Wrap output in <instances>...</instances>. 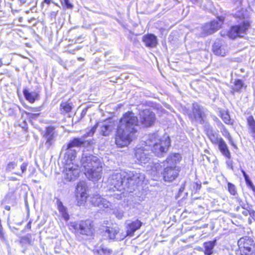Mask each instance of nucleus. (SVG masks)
<instances>
[{"mask_svg":"<svg viewBox=\"0 0 255 255\" xmlns=\"http://www.w3.org/2000/svg\"><path fill=\"white\" fill-rule=\"evenodd\" d=\"M81 163L84 168V173L89 180H98L102 175V163L96 156L87 153H84Z\"/></svg>","mask_w":255,"mask_h":255,"instance_id":"obj_1","label":"nucleus"},{"mask_svg":"<svg viewBox=\"0 0 255 255\" xmlns=\"http://www.w3.org/2000/svg\"><path fill=\"white\" fill-rule=\"evenodd\" d=\"M144 142L146 146H152V150L157 156H163L170 145L168 136L165 135L161 138H159L158 134L156 133L149 134L147 139Z\"/></svg>","mask_w":255,"mask_h":255,"instance_id":"obj_2","label":"nucleus"},{"mask_svg":"<svg viewBox=\"0 0 255 255\" xmlns=\"http://www.w3.org/2000/svg\"><path fill=\"white\" fill-rule=\"evenodd\" d=\"M181 156L178 153L170 155L166 160L163 163L164 169L163 177L164 181L172 182L179 175V168L176 164L179 161Z\"/></svg>","mask_w":255,"mask_h":255,"instance_id":"obj_3","label":"nucleus"},{"mask_svg":"<svg viewBox=\"0 0 255 255\" xmlns=\"http://www.w3.org/2000/svg\"><path fill=\"white\" fill-rule=\"evenodd\" d=\"M118 127L134 135L139 128L138 119L132 112L126 113L121 119Z\"/></svg>","mask_w":255,"mask_h":255,"instance_id":"obj_4","label":"nucleus"},{"mask_svg":"<svg viewBox=\"0 0 255 255\" xmlns=\"http://www.w3.org/2000/svg\"><path fill=\"white\" fill-rule=\"evenodd\" d=\"M126 171L114 172L110 175L108 179V184L114 190V188L118 191H122L127 189V183H126Z\"/></svg>","mask_w":255,"mask_h":255,"instance_id":"obj_5","label":"nucleus"},{"mask_svg":"<svg viewBox=\"0 0 255 255\" xmlns=\"http://www.w3.org/2000/svg\"><path fill=\"white\" fill-rule=\"evenodd\" d=\"M125 175L126 183H127V189H129L132 186L138 184L143 182L145 176L144 174L138 170L126 171Z\"/></svg>","mask_w":255,"mask_h":255,"instance_id":"obj_6","label":"nucleus"},{"mask_svg":"<svg viewBox=\"0 0 255 255\" xmlns=\"http://www.w3.org/2000/svg\"><path fill=\"white\" fill-rule=\"evenodd\" d=\"M241 255H253L255 252V244L249 238H241L238 242Z\"/></svg>","mask_w":255,"mask_h":255,"instance_id":"obj_7","label":"nucleus"},{"mask_svg":"<svg viewBox=\"0 0 255 255\" xmlns=\"http://www.w3.org/2000/svg\"><path fill=\"white\" fill-rule=\"evenodd\" d=\"M134 136L118 127L115 137V143L119 147L127 146L132 141Z\"/></svg>","mask_w":255,"mask_h":255,"instance_id":"obj_8","label":"nucleus"},{"mask_svg":"<svg viewBox=\"0 0 255 255\" xmlns=\"http://www.w3.org/2000/svg\"><path fill=\"white\" fill-rule=\"evenodd\" d=\"M224 17L220 16L211 21L209 23H206L202 27V36H206L211 34L218 30L221 26L224 21Z\"/></svg>","mask_w":255,"mask_h":255,"instance_id":"obj_9","label":"nucleus"},{"mask_svg":"<svg viewBox=\"0 0 255 255\" xmlns=\"http://www.w3.org/2000/svg\"><path fill=\"white\" fill-rule=\"evenodd\" d=\"M95 132V127H93L89 132L84 134L79 138H74L71 140L67 144V148H73L74 147L87 146L90 144V141L86 139L88 136H92Z\"/></svg>","mask_w":255,"mask_h":255,"instance_id":"obj_10","label":"nucleus"},{"mask_svg":"<svg viewBox=\"0 0 255 255\" xmlns=\"http://www.w3.org/2000/svg\"><path fill=\"white\" fill-rule=\"evenodd\" d=\"M80 173L78 165L73 162L67 163L64 171V178L67 181L75 180Z\"/></svg>","mask_w":255,"mask_h":255,"instance_id":"obj_11","label":"nucleus"},{"mask_svg":"<svg viewBox=\"0 0 255 255\" xmlns=\"http://www.w3.org/2000/svg\"><path fill=\"white\" fill-rule=\"evenodd\" d=\"M87 187L84 182H80L77 185L76 197L77 204L78 206L84 205L86 202L88 197L86 192Z\"/></svg>","mask_w":255,"mask_h":255,"instance_id":"obj_12","label":"nucleus"},{"mask_svg":"<svg viewBox=\"0 0 255 255\" xmlns=\"http://www.w3.org/2000/svg\"><path fill=\"white\" fill-rule=\"evenodd\" d=\"M250 25V23L248 21H244L242 25L232 26L228 32V36L232 39H234L237 36L243 37Z\"/></svg>","mask_w":255,"mask_h":255,"instance_id":"obj_13","label":"nucleus"},{"mask_svg":"<svg viewBox=\"0 0 255 255\" xmlns=\"http://www.w3.org/2000/svg\"><path fill=\"white\" fill-rule=\"evenodd\" d=\"M155 115L148 110H144L139 113V120L145 127L151 126L155 121Z\"/></svg>","mask_w":255,"mask_h":255,"instance_id":"obj_14","label":"nucleus"},{"mask_svg":"<svg viewBox=\"0 0 255 255\" xmlns=\"http://www.w3.org/2000/svg\"><path fill=\"white\" fill-rule=\"evenodd\" d=\"M115 125L113 122L110 121H105L102 123H98L96 126L95 129L99 128V132L104 136H108L114 129Z\"/></svg>","mask_w":255,"mask_h":255,"instance_id":"obj_15","label":"nucleus"},{"mask_svg":"<svg viewBox=\"0 0 255 255\" xmlns=\"http://www.w3.org/2000/svg\"><path fill=\"white\" fill-rule=\"evenodd\" d=\"M135 157L139 163L141 164L148 163L150 159L149 151L143 147H138L136 149Z\"/></svg>","mask_w":255,"mask_h":255,"instance_id":"obj_16","label":"nucleus"},{"mask_svg":"<svg viewBox=\"0 0 255 255\" xmlns=\"http://www.w3.org/2000/svg\"><path fill=\"white\" fill-rule=\"evenodd\" d=\"M77 229L83 235H90L93 233V225L91 220L81 221L77 225Z\"/></svg>","mask_w":255,"mask_h":255,"instance_id":"obj_17","label":"nucleus"},{"mask_svg":"<svg viewBox=\"0 0 255 255\" xmlns=\"http://www.w3.org/2000/svg\"><path fill=\"white\" fill-rule=\"evenodd\" d=\"M91 202L95 206L100 208H108L111 206V202L102 197L99 194L94 195L91 197Z\"/></svg>","mask_w":255,"mask_h":255,"instance_id":"obj_18","label":"nucleus"},{"mask_svg":"<svg viewBox=\"0 0 255 255\" xmlns=\"http://www.w3.org/2000/svg\"><path fill=\"white\" fill-rule=\"evenodd\" d=\"M203 115V108L197 103H193L192 105V115H191L190 118L199 122L200 124H202Z\"/></svg>","mask_w":255,"mask_h":255,"instance_id":"obj_19","label":"nucleus"},{"mask_svg":"<svg viewBox=\"0 0 255 255\" xmlns=\"http://www.w3.org/2000/svg\"><path fill=\"white\" fill-rule=\"evenodd\" d=\"M213 50L215 54L225 56L228 53V49L226 44L216 42L213 46Z\"/></svg>","mask_w":255,"mask_h":255,"instance_id":"obj_20","label":"nucleus"},{"mask_svg":"<svg viewBox=\"0 0 255 255\" xmlns=\"http://www.w3.org/2000/svg\"><path fill=\"white\" fill-rule=\"evenodd\" d=\"M142 41L147 47H155L158 43L156 36L153 34L145 35L142 37Z\"/></svg>","mask_w":255,"mask_h":255,"instance_id":"obj_21","label":"nucleus"},{"mask_svg":"<svg viewBox=\"0 0 255 255\" xmlns=\"http://www.w3.org/2000/svg\"><path fill=\"white\" fill-rule=\"evenodd\" d=\"M141 225L142 223L138 220L128 223L126 227L127 236H133L134 233L140 228Z\"/></svg>","mask_w":255,"mask_h":255,"instance_id":"obj_22","label":"nucleus"},{"mask_svg":"<svg viewBox=\"0 0 255 255\" xmlns=\"http://www.w3.org/2000/svg\"><path fill=\"white\" fill-rule=\"evenodd\" d=\"M217 144H218L219 149L222 154L228 159H231V153L228 149L227 144L224 139L223 138L220 139L219 142Z\"/></svg>","mask_w":255,"mask_h":255,"instance_id":"obj_23","label":"nucleus"},{"mask_svg":"<svg viewBox=\"0 0 255 255\" xmlns=\"http://www.w3.org/2000/svg\"><path fill=\"white\" fill-rule=\"evenodd\" d=\"M119 232V230L117 227H107L104 232V236L107 237L110 239H114Z\"/></svg>","mask_w":255,"mask_h":255,"instance_id":"obj_24","label":"nucleus"},{"mask_svg":"<svg viewBox=\"0 0 255 255\" xmlns=\"http://www.w3.org/2000/svg\"><path fill=\"white\" fill-rule=\"evenodd\" d=\"M57 204L59 213L65 221H68L69 219V215L67 213V208L63 206L62 203L59 200H57Z\"/></svg>","mask_w":255,"mask_h":255,"instance_id":"obj_25","label":"nucleus"},{"mask_svg":"<svg viewBox=\"0 0 255 255\" xmlns=\"http://www.w3.org/2000/svg\"><path fill=\"white\" fill-rule=\"evenodd\" d=\"M216 243V240L209 241L204 244L205 254L206 255H211L213 253V249Z\"/></svg>","mask_w":255,"mask_h":255,"instance_id":"obj_26","label":"nucleus"},{"mask_svg":"<svg viewBox=\"0 0 255 255\" xmlns=\"http://www.w3.org/2000/svg\"><path fill=\"white\" fill-rule=\"evenodd\" d=\"M23 94L26 99L31 103L35 102L37 97V94L36 92H29L27 89L23 90Z\"/></svg>","mask_w":255,"mask_h":255,"instance_id":"obj_27","label":"nucleus"},{"mask_svg":"<svg viewBox=\"0 0 255 255\" xmlns=\"http://www.w3.org/2000/svg\"><path fill=\"white\" fill-rule=\"evenodd\" d=\"M207 135L210 141L213 144H217L219 142L220 139H222V138L218 137L216 132H213L212 130H209L207 131Z\"/></svg>","mask_w":255,"mask_h":255,"instance_id":"obj_28","label":"nucleus"},{"mask_svg":"<svg viewBox=\"0 0 255 255\" xmlns=\"http://www.w3.org/2000/svg\"><path fill=\"white\" fill-rule=\"evenodd\" d=\"M248 123L253 136L255 137V121L253 117L250 116L248 118Z\"/></svg>","mask_w":255,"mask_h":255,"instance_id":"obj_29","label":"nucleus"},{"mask_svg":"<svg viewBox=\"0 0 255 255\" xmlns=\"http://www.w3.org/2000/svg\"><path fill=\"white\" fill-rule=\"evenodd\" d=\"M72 148H67V147H66V154L70 161L69 163L72 162L73 160L75 158L76 155V151L72 149Z\"/></svg>","mask_w":255,"mask_h":255,"instance_id":"obj_30","label":"nucleus"},{"mask_svg":"<svg viewBox=\"0 0 255 255\" xmlns=\"http://www.w3.org/2000/svg\"><path fill=\"white\" fill-rule=\"evenodd\" d=\"M60 110L62 113H69L72 110V106L67 102L62 103L60 104Z\"/></svg>","mask_w":255,"mask_h":255,"instance_id":"obj_31","label":"nucleus"},{"mask_svg":"<svg viewBox=\"0 0 255 255\" xmlns=\"http://www.w3.org/2000/svg\"><path fill=\"white\" fill-rule=\"evenodd\" d=\"M221 118L226 124L229 125L232 124L230 116L228 112L223 111L221 112Z\"/></svg>","mask_w":255,"mask_h":255,"instance_id":"obj_32","label":"nucleus"},{"mask_svg":"<svg viewBox=\"0 0 255 255\" xmlns=\"http://www.w3.org/2000/svg\"><path fill=\"white\" fill-rule=\"evenodd\" d=\"M152 171L153 172L155 171L157 175L159 174L163 175V170L162 169V165L160 163H154V165L152 167Z\"/></svg>","mask_w":255,"mask_h":255,"instance_id":"obj_33","label":"nucleus"},{"mask_svg":"<svg viewBox=\"0 0 255 255\" xmlns=\"http://www.w3.org/2000/svg\"><path fill=\"white\" fill-rule=\"evenodd\" d=\"M43 137L46 138V142L45 143V146L47 148H49L52 145V144L53 143V140H54V135L43 136Z\"/></svg>","mask_w":255,"mask_h":255,"instance_id":"obj_34","label":"nucleus"},{"mask_svg":"<svg viewBox=\"0 0 255 255\" xmlns=\"http://www.w3.org/2000/svg\"><path fill=\"white\" fill-rule=\"evenodd\" d=\"M243 87V82L241 80H237L235 81L233 87V90L236 91H240Z\"/></svg>","mask_w":255,"mask_h":255,"instance_id":"obj_35","label":"nucleus"},{"mask_svg":"<svg viewBox=\"0 0 255 255\" xmlns=\"http://www.w3.org/2000/svg\"><path fill=\"white\" fill-rule=\"evenodd\" d=\"M223 135L228 139L229 142L232 146H233L235 148H237V146L234 143V141H233L230 133L228 132V130H225Z\"/></svg>","mask_w":255,"mask_h":255,"instance_id":"obj_36","label":"nucleus"},{"mask_svg":"<svg viewBox=\"0 0 255 255\" xmlns=\"http://www.w3.org/2000/svg\"><path fill=\"white\" fill-rule=\"evenodd\" d=\"M54 128L52 127H48L46 128L45 132L43 136L53 135H54Z\"/></svg>","mask_w":255,"mask_h":255,"instance_id":"obj_37","label":"nucleus"},{"mask_svg":"<svg viewBox=\"0 0 255 255\" xmlns=\"http://www.w3.org/2000/svg\"><path fill=\"white\" fill-rule=\"evenodd\" d=\"M228 190L231 194L235 195L237 192L235 186L231 183H228Z\"/></svg>","mask_w":255,"mask_h":255,"instance_id":"obj_38","label":"nucleus"},{"mask_svg":"<svg viewBox=\"0 0 255 255\" xmlns=\"http://www.w3.org/2000/svg\"><path fill=\"white\" fill-rule=\"evenodd\" d=\"M17 166V163L15 162H11L9 163L6 168V169L8 171H10L13 169Z\"/></svg>","mask_w":255,"mask_h":255,"instance_id":"obj_39","label":"nucleus"},{"mask_svg":"<svg viewBox=\"0 0 255 255\" xmlns=\"http://www.w3.org/2000/svg\"><path fill=\"white\" fill-rule=\"evenodd\" d=\"M119 192H120V193H114L113 195H112V197H114V198H116V199L117 200H119V199H121L123 197V196H124V191H119Z\"/></svg>","mask_w":255,"mask_h":255,"instance_id":"obj_40","label":"nucleus"},{"mask_svg":"<svg viewBox=\"0 0 255 255\" xmlns=\"http://www.w3.org/2000/svg\"><path fill=\"white\" fill-rule=\"evenodd\" d=\"M26 114L27 115V116L29 118H31V119L37 118L39 115V114H33V113H27V112H26Z\"/></svg>","mask_w":255,"mask_h":255,"instance_id":"obj_41","label":"nucleus"},{"mask_svg":"<svg viewBox=\"0 0 255 255\" xmlns=\"http://www.w3.org/2000/svg\"><path fill=\"white\" fill-rule=\"evenodd\" d=\"M65 5L67 8L71 9L73 8V5L70 3L69 0H64Z\"/></svg>","mask_w":255,"mask_h":255,"instance_id":"obj_42","label":"nucleus"},{"mask_svg":"<svg viewBox=\"0 0 255 255\" xmlns=\"http://www.w3.org/2000/svg\"><path fill=\"white\" fill-rule=\"evenodd\" d=\"M192 186L194 188V189L196 191L200 190L201 187V184H199L197 183H194L192 184Z\"/></svg>","mask_w":255,"mask_h":255,"instance_id":"obj_43","label":"nucleus"},{"mask_svg":"<svg viewBox=\"0 0 255 255\" xmlns=\"http://www.w3.org/2000/svg\"><path fill=\"white\" fill-rule=\"evenodd\" d=\"M27 165V163L24 162L21 165L20 168L22 173H24L26 171Z\"/></svg>","mask_w":255,"mask_h":255,"instance_id":"obj_44","label":"nucleus"},{"mask_svg":"<svg viewBox=\"0 0 255 255\" xmlns=\"http://www.w3.org/2000/svg\"><path fill=\"white\" fill-rule=\"evenodd\" d=\"M115 214L116 216L119 219H122L124 216V213L122 211L117 212Z\"/></svg>","mask_w":255,"mask_h":255,"instance_id":"obj_45","label":"nucleus"},{"mask_svg":"<svg viewBox=\"0 0 255 255\" xmlns=\"http://www.w3.org/2000/svg\"><path fill=\"white\" fill-rule=\"evenodd\" d=\"M250 209L251 208H249V209H248L246 208L245 209L243 210V211L242 212V213L244 216H247L248 215H249Z\"/></svg>","mask_w":255,"mask_h":255,"instance_id":"obj_46","label":"nucleus"},{"mask_svg":"<svg viewBox=\"0 0 255 255\" xmlns=\"http://www.w3.org/2000/svg\"><path fill=\"white\" fill-rule=\"evenodd\" d=\"M249 215L255 220V211L252 209H250Z\"/></svg>","mask_w":255,"mask_h":255,"instance_id":"obj_47","label":"nucleus"},{"mask_svg":"<svg viewBox=\"0 0 255 255\" xmlns=\"http://www.w3.org/2000/svg\"><path fill=\"white\" fill-rule=\"evenodd\" d=\"M247 184L252 187H254L253 184L249 178L245 179Z\"/></svg>","mask_w":255,"mask_h":255,"instance_id":"obj_48","label":"nucleus"},{"mask_svg":"<svg viewBox=\"0 0 255 255\" xmlns=\"http://www.w3.org/2000/svg\"><path fill=\"white\" fill-rule=\"evenodd\" d=\"M76 51V49H74L72 50L68 49L66 51V52H67L68 53H70V54H75Z\"/></svg>","mask_w":255,"mask_h":255,"instance_id":"obj_49","label":"nucleus"},{"mask_svg":"<svg viewBox=\"0 0 255 255\" xmlns=\"http://www.w3.org/2000/svg\"><path fill=\"white\" fill-rule=\"evenodd\" d=\"M241 171L244 175L245 179H246L249 178V176L246 174V172L243 169H242Z\"/></svg>","mask_w":255,"mask_h":255,"instance_id":"obj_50","label":"nucleus"},{"mask_svg":"<svg viewBox=\"0 0 255 255\" xmlns=\"http://www.w3.org/2000/svg\"><path fill=\"white\" fill-rule=\"evenodd\" d=\"M227 164L228 166H230L232 169H233L232 161L228 160L227 161Z\"/></svg>","mask_w":255,"mask_h":255,"instance_id":"obj_51","label":"nucleus"},{"mask_svg":"<svg viewBox=\"0 0 255 255\" xmlns=\"http://www.w3.org/2000/svg\"><path fill=\"white\" fill-rule=\"evenodd\" d=\"M240 205L243 209H245L246 208V205L243 202H241L240 203Z\"/></svg>","mask_w":255,"mask_h":255,"instance_id":"obj_52","label":"nucleus"},{"mask_svg":"<svg viewBox=\"0 0 255 255\" xmlns=\"http://www.w3.org/2000/svg\"><path fill=\"white\" fill-rule=\"evenodd\" d=\"M31 221H29V222H28V223L27 224V226H26V227H27V228L28 229H30V228H31Z\"/></svg>","mask_w":255,"mask_h":255,"instance_id":"obj_53","label":"nucleus"},{"mask_svg":"<svg viewBox=\"0 0 255 255\" xmlns=\"http://www.w3.org/2000/svg\"><path fill=\"white\" fill-rule=\"evenodd\" d=\"M19 1L21 4H24L26 2V0H19Z\"/></svg>","mask_w":255,"mask_h":255,"instance_id":"obj_54","label":"nucleus"},{"mask_svg":"<svg viewBox=\"0 0 255 255\" xmlns=\"http://www.w3.org/2000/svg\"><path fill=\"white\" fill-rule=\"evenodd\" d=\"M4 209H5V210H7V211H9V210H10V206H5L4 207Z\"/></svg>","mask_w":255,"mask_h":255,"instance_id":"obj_55","label":"nucleus"},{"mask_svg":"<svg viewBox=\"0 0 255 255\" xmlns=\"http://www.w3.org/2000/svg\"><path fill=\"white\" fill-rule=\"evenodd\" d=\"M82 46H77L76 48H75V49H76V51L77 50H79L80 49H81L82 48Z\"/></svg>","mask_w":255,"mask_h":255,"instance_id":"obj_56","label":"nucleus"},{"mask_svg":"<svg viewBox=\"0 0 255 255\" xmlns=\"http://www.w3.org/2000/svg\"><path fill=\"white\" fill-rule=\"evenodd\" d=\"M44 2L46 3L47 4H49L50 3V0H44Z\"/></svg>","mask_w":255,"mask_h":255,"instance_id":"obj_57","label":"nucleus"},{"mask_svg":"<svg viewBox=\"0 0 255 255\" xmlns=\"http://www.w3.org/2000/svg\"><path fill=\"white\" fill-rule=\"evenodd\" d=\"M78 60L79 61H84V59L82 58V57H78Z\"/></svg>","mask_w":255,"mask_h":255,"instance_id":"obj_58","label":"nucleus"},{"mask_svg":"<svg viewBox=\"0 0 255 255\" xmlns=\"http://www.w3.org/2000/svg\"><path fill=\"white\" fill-rule=\"evenodd\" d=\"M184 190V187H181L179 189V192H181Z\"/></svg>","mask_w":255,"mask_h":255,"instance_id":"obj_59","label":"nucleus"},{"mask_svg":"<svg viewBox=\"0 0 255 255\" xmlns=\"http://www.w3.org/2000/svg\"><path fill=\"white\" fill-rule=\"evenodd\" d=\"M51 14V15L56 16V13L55 12H52Z\"/></svg>","mask_w":255,"mask_h":255,"instance_id":"obj_60","label":"nucleus"},{"mask_svg":"<svg viewBox=\"0 0 255 255\" xmlns=\"http://www.w3.org/2000/svg\"><path fill=\"white\" fill-rule=\"evenodd\" d=\"M240 206H238V207L236 208V210H237V211H239V210H240Z\"/></svg>","mask_w":255,"mask_h":255,"instance_id":"obj_61","label":"nucleus"},{"mask_svg":"<svg viewBox=\"0 0 255 255\" xmlns=\"http://www.w3.org/2000/svg\"><path fill=\"white\" fill-rule=\"evenodd\" d=\"M2 65V62L1 61V60H0V67Z\"/></svg>","mask_w":255,"mask_h":255,"instance_id":"obj_62","label":"nucleus"},{"mask_svg":"<svg viewBox=\"0 0 255 255\" xmlns=\"http://www.w3.org/2000/svg\"><path fill=\"white\" fill-rule=\"evenodd\" d=\"M22 222H19V223H17V225H21Z\"/></svg>","mask_w":255,"mask_h":255,"instance_id":"obj_63","label":"nucleus"},{"mask_svg":"<svg viewBox=\"0 0 255 255\" xmlns=\"http://www.w3.org/2000/svg\"><path fill=\"white\" fill-rule=\"evenodd\" d=\"M249 222H250V223H251V219H249Z\"/></svg>","mask_w":255,"mask_h":255,"instance_id":"obj_64","label":"nucleus"}]
</instances>
